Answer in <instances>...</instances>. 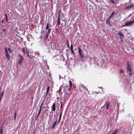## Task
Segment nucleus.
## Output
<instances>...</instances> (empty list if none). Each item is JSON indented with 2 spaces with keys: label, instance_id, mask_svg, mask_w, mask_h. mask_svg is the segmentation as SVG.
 <instances>
[{
  "label": "nucleus",
  "instance_id": "26",
  "mask_svg": "<svg viewBox=\"0 0 134 134\" xmlns=\"http://www.w3.org/2000/svg\"><path fill=\"white\" fill-rule=\"evenodd\" d=\"M51 32V29H48V30L47 33L48 34H49Z\"/></svg>",
  "mask_w": 134,
  "mask_h": 134
},
{
  "label": "nucleus",
  "instance_id": "39",
  "mask_svg": "<svg viewBox=\"0 0 134 134\" xmlns=\"http://www.w3.org/2000/svg\"><path fill=\"white\" fill-rule=\"evenodd\" d=\"M5 16L6 18H7V14H5Z\"/></svg>",
  "mask_w": 134,
  "mask_h": 134
},
{
  "label": "nucleus",
  "instance_id": "46",
  "mask_svg": "<svg viewBox=\"0 0 134 134\" xmlns=\"http://www.w3.org/2000/svg\"><path fill=\"white\" fill-rule=\"evenodd\" d=\"M111 134H116V133H114V132H113V133H111Z\"/></svg>",
  "mask_w": 134,
  "mask_h": 134
},
{
  "label": "nucleus",
  "instance_id": "37",
  "mask_svg": "<svg viewBox=\"0 0 134 134\" xmlns=\"http://www.w3.org/2000/svg\"><path fill=\"white\" fill-rule=\"evenodd\" d=\"M125 26H126V23H125V24L124 25H123L122 26V27H125Z\"/></svg>",
  "mask_w": 134,
  "mask_h": 134
},
{
  "label": "nucleus",
  "instance_id": "45",
  "mask_svg": "<svg viewBox=\"0 0 134 134\" xmlns=\"http://www.w3.org/2000/svg\"><path fill=\"white\" fill-rule=\"evenodd\" d=\"M41 111L40 110H39V111H38V113H40Z\"/></svg>",
  "mask_w": 134,
  "mask_h": 134
},
{
  "label": "nucleus",
  "instance_id": "15",
  "mask_svg": "<svg viewBox=\"0 0 134 134\" xmlns=\"http://www.w3.org/2000/svg\"><path fill=\"white\" fill-rule=\"evenodd\" d=\"M134 6V4H130L129 5L126 6L125 8V9H129L131 7H133Z\"/></svg>",
  "mask_w": 134,
  "mask_h": 134
},
{
  "label": "nucleus",
  "instance_id": "16",
  "mask_svg": "<svg viewBox=\"0 0 134 134\" xmlns=\"http://www.w3.org/2000/svg\"><path fill=\"white\" fill-rule=\"evenodd\" d=\"M62 114V112L60 113V115H59V119L58 120V123H59L60 122V119H61V118Z\"/></svg>",
  "mask_w": 134,
  "mask_h": 134
},
{
  "label": "nucleus",
  "instance_id": "44",
  "mask_svg": "<svg viewBox=\"0 0 134 134\" xmlns=\"http://www.w3.org/2000/svg\"><path fill=\"white\" fill-rule=\"evenodd\" d=\"M40 114V113H38V115H37V117H38V115Z\"/></svg>",
  "mask_w": 134,
  "mask_h": 134
},
{
  "label": "nucleus",
  "instance_id": "7",
  "mask_svg": "<svg viewBox=\"0 0 134 134\" xmlns=\"http://www.w3.org/2000/svg\"><path fill=\"white\" fill-rule=\"evenodd\" d=\"M134 23V21H132L130 22L127 21L125 23L126 26H129L132 25Z\"/></svg>",
  "mask_w": 134,
  "mask_h": 134
},
{
  "label": "nucleus",
  "instance_id": "1",
  "mask_svg": "<svg viewBox=\"0 0 134 134\" xmlns=\"http://www.w3.org/2000/svg\"><path fill=\"white\" fill-rule=\"evenodd\" d=\"M69 86L67 85L65 86L64 87V90L66 92L68 91H71V88L72 87V82L71 80H69Z\"/></svg>",
  "mask_w": 134,
  "mask_h": 134
},
{
  "label": "nucleus",
  "instance_id": "42",
  "mask_svg": "<svg viewBox=\"0 0 134 134\" xmlns=\"http://www.w3.org/2000/svg\"><path fill=\"white\" fill-rule=\"evenodd\" d=\"M67 45H68V47L69 48V44H67Z\"/></svg>",
  "mask_w": 134,
  "mask_h": 134
},
{
  "label": "nucleus",
  "instance_id": "5",
  "mask_svg": "<svg viewBox=\"0 0 134 134\" xmlns=\"http://www.w3.org/2000/svg\"><path fill=\"white\" fill-rule=\"evenodd\" d=\"M78 48L79 53L81 58H82L84 57V52L79 47Z\"/></svg>",
  "mask_w": 134,
  "mask_h": 134
},
{
  "label": "nucleus",
  "instance_id": "28",
  "mask_svg": "<svg viewBox=\"0 0 134 134\" xmlns=\"http://www.w3.org/2000/svg\"><path fill=\"white\" fill-rule=\"evenodd\" d=\"M8 50L9 52H10V53H12V51L11 50V49L10 48H8Z\"/></svg>",
  "mask_w": 134,
  "mask_h": 134
},
{
  "label": "nucleus",
  "instance_id": "40",
  "mask_svg": "<svg viewBox=\"0 0 134 134\" xmlns=\"http://www.w3.org/2000/svg\"><path fill=\"white\" fill-rule=\"evenodd\" d=\"M61 91V89L60 88L59 90V92H58V93H59V92Z\"/></svg>",
  "mask_w": 134,
  "mask_h": 134
},
{
  "label": "nucleus",
  "instance_id": "43",
  "mask_svg": "<svg viewBox=\"0 0 134 134\" xmlns=\"http://www.w3.org/2000/svg\"><path fill=\"white\" fill-rule=\"evenodd\" d=\"M62 102L61 103V106H60V108H62Z\"/></svg>",
  "mask_w": 134,
  "mask_h": 134
},
{
  "label": "nucleus",
  "instance_id": "19",
  "mask_svg": "<svg viewBox=\"0 0 134 134\" xmlns=\"http://www.w3.org/2000/svg\"><path fill=\"white\" fill-rule=\"evenodd\" d=\"M21 51L22 52H23V53H24V54H26V52L25 51L24 48H22V50H21Z\"/></svg>",
  "mask_w": 134,
  "mask_h": 134
},
{
  "label": "nucleus",
  "instance_id": "3",
  "mask_svg": "<svg viewBox=\"0 0 134 134\" xmlns=\"http://www.w3.org/2000/svg\"><path fill=\"white\" fill-rule=\"evenodd\" d=\"M49 48L52 49H55L56 48V46L55 44L51 43L49 44Z\"/></svg>",
  "mask_w": 134,
  "mask_h": 134
},
{
  "label": "nucleus",
  "instance_id": "21",
  "mask_svg": "<svg viewBox=\"0 0 134 134\" xmlns=\"http://www.w3.org/2000/svg\"><path fill=\"white\" fill-rule=\"evenodd\" d=\"M49 23H47L46 24V30H47V29H48L49 27Z\"/></svg>",
  "mask_w": 134,
  "mask_h": 134
},
{
  "label": "nucleus",
  "instance_id": "24",
  "mask_svg": "<svg viewBox=\"0 0 134 134\" xmlns=\"http://www.w3.org/2000/svg\"><path fill=\"white\" fill-rule=\"evenodd\" d=\"M118 131V130L117 129H114V132L115 133H116Z\"/></svg>",
  "mask_w": 134,
  "mask_h": 134
},
{
  "label": "nucleus",
  "instance_id": "31",
  "mask_svg": "<svg viewBox=\"0 0 134 134\" xmlns=\"http://www.w3.org/2000/svg\"><path fill=\"white\" fill-rule=\"evenodd\" d=\"M6 30L7 29H3L2 30L3 32L5 33L6 32Z\"/></svg>",
  "mask_w": 134,
  "mask_h": 134
},
{
  "label": "nucleus",
  "instance_id": "17",
  "mask_svg": "<svg viewBox=\"0 0 134 134\" xmlns=\"http://www.w3.org/2000/svg\"><path fill=\"white\" fill-rule=\"evenodd\" d=\"M106 110H107L109 108V104L108 102H107L106 103Z\"/></svg>",
  "mask_w": 134,
  "mask_h": 134
},
{
  "label": "nucleus",
  "instance_id": "2",
  "mask_svg": "<svg viewBox=\"0 0 134 134\" xmlns=\"http://www.w3.org/2000/svg\"><path fill=\"white\" fill-rule=\"evenodd\" d=\"M127 70L128 72H132V68L130 65V63L128 61L127 62Z\"/></svg>",
  "mask_w": 134,
  "mask_h": 134
},
{
  "label": "nucleus",
  "instance_id": "29",
  "mask_svg": "<svg viewBox=\"0 0 134 134\" xmlns=\"http://www.w3.org/2000/svg\"><path fill=\"white\" fill-rule=\"evenodd\" d=\"M4 90L1 93V94H0V95L1 96H2L3 95V93H4Z\"/></svg>",
  "mask_w": 134,
  "mask_h": 134
},
{
  "label": "nucleus",
  "instance_id": "6",
  "mask_svg": "<svg viewBox=\"0 0 134 134\" xmlns=\"http://www.w3.org/2000/svg\"><path fill=\"white\" fill-rule=\"evenodd\" d=\"M19 57H20V59L18 62L19 65H20L23 62V57L20 54L19 55Z\"/></svg>",
  "mask_w": 134,
  "mask_h": 134
},
{
  "label": "nucleus",
  "instance_id": "12",
  "mask_svg": "<svg viewBox=\"0 0 134 134\" xmlns=\"http://www.w3.org/2000/svg\"><path fill=\"white\" fill-rule=\"evenodd\" d=\"M51 110L53 111H55V103H54L52 105L51 107Z\"/></svg>",
  "mask_w": 134,
  "mask_h": 134
},
{
  "label": "nucleus",
  "instance_id": "47",
  "mask_svg": "<svg viewBox=\"0 0 134 134\" xmlns=\"http://www.w3.org/2000/svg\"><path fill=\"white\" fill-rule=\"evenodd\" d=\"M6 20L7 21V20H8V19H7V18H6Z\"/></svg>",
  "mask_w": 134,
  "mask_h": 134
},
{
  "label": "nucleus",
  "instance_id": "11",
  "mask_svg": "<svg viewBox=\"0 0 134 134\" xmlns=\"http://www.w3.org/2000/svg\"><path fill=\"white\" fill-rule=\"evenodd\" d=\"M50 87L49 86H48L47 88L46 93V92H44L45 94H44V98H45L46 97L48 93V92L50 90Z\"/></svg>",
  "mask_w": 134,
  "mask_h": 134
},
{
  "label": "nucleus",
  "instance_id": "9",
  "mask_svg": "<svg viewBox=\"0 0 134 134\" xmlns=\"http://www.w3.org/2000/svg\"><path fill=\"white\" fill-rule=\"evenodd\" d=\"M57 119H56L55 120V119H53V125L52 126V129H54L55 127V125L57 124Z\"/></svg>",
  "mask_w": 134,
  "mask_h": 134
},
{
  "label": "nucleus",
  "instance_id": "35",
  "mask_svg": "<svg viewBox=\"0 0 134 134\" xmlns=\"http://www.w3.org/2000/svg\"><path fill=\"white\" fill-rule=\"evenodd\" d=\"M132 72H129V74L130 76H131L132 75V74L131 73Z\"/></svg>",
  "mask_w": 134,
  "mask_h": 134
},
{
  "label": "nucleus",
  "instance_id": "20",
  "mask_svg": "<svg viewBox=\"0 0 134 134\" xmlns=\"http://www.w3.org/2000/svg\"><path fill=\"white\" fill-rule=\"evenodd\" d=\"M43 103H44L43 102H42L41 105H40V108H39V110H40L41 111V109H42V105H43Z\"/></svg>",
  "mask_w": 134,
  "mask_h": 134
},
{
  "label": "nucleus",
  "instance_id": "38",
  "mask_svg": "<svg viewBox=\"0 0 134 134\" xmlns=\"http://www.w3.org/2000/svg\"><path fill=\"white\" fill-rule=\"evenodd\" d=\"M48 94L49 97H51V94L50 93H48Z\"/></svg>",
  "mask_w": 134,
  "mask_h": 134
},
{
  "label": "nucleus",
  "instance_id": "41",
  "mask_svg": "<svg viewBox=\"0 0 134 134\" xmlns=\"http://www.w3.org/2000/svg\"><path fill=\"white\" fill-rule=\"evenodd\" d=\"M66 43H67V44H68V40H66Z\"/></svg>",
  "mask_w": 134,
  "mask_h": 134
},
{
  "label": "nucleus",
  "instance_id": "22",
  "mask_svg": "<svg viewBox=\"0 0 134 134\" xmlns=\"http://www.w3.org/2000/svg\"><path fill=\"white\" fill-rule=\"evenodd\" d=\"M0 134H3L2 127L1 126L0 128Z\"/></svg>",
  "mask_w": 134,
  "mask_h": 134
},
{
  "label": "nucleus",
  "instance_id": "32",
  "mask_svg": "<svg viewBox=\"0 0 134 134\" xmlns=\"http://www.w3.org/2000/svg\"><path fill=\"white\" fill-rule=\"evenodd\" d=\"M26 53H27V56H28V57H30L29 55V54L28 52L27 51H26Z\"/></svg>",
  "mask_w": 134,
  "mask_h": 134
},
{
  "label": "nucleus",
  "instance_id": "4",
  "mask_svg": "<svg viewBox=\"0 0 134 134\" xmlns=\"http://www.w3.org/2000/svg\"><path fill=\"white\" fill-rule=\"evenodd\" d=\"M4 49H5V56L9 60L10 59V56L9 55L8 51L7 50V48L6 47H4Z\"/></svg>",
  "mask_w": 134,
  "mask_h": 134
},
{
  "label": "nucleus",
  "instance_id": "8",
  "mask_svg": "<svg viewBox=\"0 0 134 134\" xmlns=\"http://www.w3.org/2000/svg\"><path fill=\"white\" fill-rule=\"evenodd\" d=\"M82 89H83L84 90L86 91H88V90L87 87L83 85H82L81 87L80 88V89L82 91Z\"/></svg>",
  "mask_w": 134,
  "mask_h": 134
},
{
  "label": "nucleus",
  "instance_id": "36",
  "mask_svg": "<svg viewBox=\"0 0 134 134\" xmlns=\"http://www.w3.org/2000/svg\"><path fill=\"white\" fill-rule=\"evenodd\" d=\"M2 96H0V102H1V99H2Z\"/></svg>",
  "mask_w": 134,
  "mask_h": 134
},
{
  "label": "nucleus",
  "instance_id": "49",
  "mask_svg": "<svg viewBox=\"0 0 134 134\" xmlns=\"http://www.w3.org/2000/svg\"><path fill=\"white\" fill-rule=\"evenodd\" d=\"M3 21H2V23H3Z\"/></svg>",
  "mask_w": 134,
  "mask_h": 134
},
{
  "label": "nucleus",
  "instance_id": "48",
  "mask_svg": "<svg viewBox=\"0 0 134 134\" xmlns=\"http://www.w3.org/2000/svg\"><path fill=\"white\" fill-rule=\"evenodd\" d=\"M44 107H43V108H42V109H44Z\"/></svg>",
  "mask_w": 134,
  "mask_h": 134
},
{
  "label": "nucleus",
  "instance_id": "30",
  "mask_svg": "<svg viewBox=\"0 0 134 134\" xmlns=\"http://www.w3.org/2000/svg\"><path fill=\"white\" fill-rule=\"evenodd\" d=\"M115 12H113L111 15V16H113V15L115 14Z\"/></svg>",
  "mask_w": 134,
  "mask_h": 134
},
{
  "label": "nucleus",
  "instance_id": "23",
  "mask_svg": "<svg viewBox=\"0 0 134 134\" xmlns=\"http://www.w3.org/2000/svg\"><path fill=\"white\" fill-rule=\"evenodd\" d=\"M14 120H15L16 119V112H15L14 113Z\"/></svg>",
  "mask_w": 134,
  "mask_h": 134
},
{
  "label": "nucleus",
  "instance_id": "18",
  "mask_svg": "<svg viewBox=\"0 0 134 134\" xmlns=\"http://www.w3.org/2000/svg\"><path fill=\"white\" fill-rule=\"evenodd\" d=\"M70 49L71 51L72 52V54H74V52L73 50V45L72 44H71L70 46Z\"/></svg>",
  "mask_w": 134,
  "mask_h": 134
},
{
  "label": "nucleus",
  "instance_id": "25",
  "mask_svg": "<svg viewBox=\"0 0 134 134\" xmlns=\"http://www.w3.org/2000/svg\"><path fill=\"white\" fill-rule=\"evenodd\" d=\"M110 2H111L113 4H115V3L114 0H110Z\"/></svg>",
  "mask_w": 134,
  "mask_h": 134
},
{
  "label": "nucleus",
  "instance_id": "14",
  "mask_svg": "<svg viewBox=\"0 0 134 134\" xmlns=\"http://www.w3.org/2000/svg\"><path fill=\"white\" fill-rule=\"evenodd\" d=\"M110 20L107 19L106 21V24L107 25H108L110 27H111V25L110 24Z\"/></svg>",
  "mask_w": 134,
  "mask_h": 134
},
{
  "label": "nucleus",
  "instance_id": "51",
  "mask_svg": "<svg viewBox=\"0 0 134 134\" xmlns=\"http://www.w3.org/2000/svg\"><path fill=\"white\" fill-rule=\"evenodd\" d=\"M82 90L83 91H84V92H85V91H83V90Z\"/></svg>",
  "mask_w": 134,
  "mask_h": 134
},
{
  "label": "nucleus",
  "instance_id": "13",
  "mask_svg": "<svg viewBox=\"0 0 134 134\" xmlns=\"http://www.w3.org/2000/svg\"><path fill=\"white\" fill-rule=\"evenodd\" d=\"M59 15L60 13H59L58 14L57 19L58 21L57 22V24H58V26H59L60 25V24Z\"/></svg>",
  "mask_w": 134,
  "mask_h": 134
},
{
  "label": "nucleus",
  "instance_id": "50",
  "mask_svg": "<svg viewBox=\"0 0 134 134\" xmlns=\"http://www.w3.org/2000/svg\"><path fill=\"white\" fill-rule=\"evenodd\" d=\"M82 90L83 91H84V92H85V91H83V90Z\"/></svg>",
  "mask_w": 134,
  "mask_h": 134
},
{
  "label": "nucleus",
  "instance_id": "34",
  "mask_svg": "<svg viewBox=\"0 0 134 134\" xmlns=\"http://www.w3.org/2000/svg\"><path fill=\"white\" fill-rule=\"evenodd\" d=\"M124 71L122 70H121L120 71V73H123L124 72Z\"/></svg>",
  "mask_w": 134,
  "mask_h": 134
},
{
  "label": "nucleus",
  "instance_id": "33",
  "mask_svg": "<svg viewBox=\"0 0 134 134\" xmlns=\"http://www.w3.org/2000/svg\"><path fill=\"white\" fill-rule=\"evenodd\" d=\"M112 16H111V15L110 17L108 18L107 19H109V20H110V19L112 17Z\"/></svg>",
  "mask_w": 134,
  "mask_h": 134
},
{
  "label": "nucleus",
  "instance_id": "27",
  "mask_svg": "<svg viewBox=\"0 0 134 134\" xmlns=\"http://www.w3.org/2000/svg\"><path fill=\"white\" fill-rule=\"evenodd\" d=\"M49 34H48V33H47V34L46 35L45 37H44V38H47L48 37Z\"/></svg>",
  "mask_w": 134,
  "mask_h": 134
},
{
  "label": "nucleus",
  "instance_id": "10",
  "mask_svg": "<svg viewBox=\"0 0 134 134\" xmlns=\"http://www.w3.org/2000/svg\"><path fill=\"white\" fill-rule=\"evenodd\" d=\"M118 35H119L121 40L122 42L123 40L122 37L124 38V37L123 34L121 33V32H120L118 33Z\"/></svg>",
  "mask_w": 134,
  "mask_h": 134
}]
</instances>
